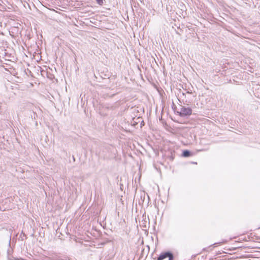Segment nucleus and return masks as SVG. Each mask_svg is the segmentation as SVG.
<instances>
[{"label":"nucleus","instance_id":"f257e3e1","mask_svg":"<svg viewBox=\"0 0 260 260\" xmlns=\"http://www.w3.org/2000/svg\"><path fill=\"white\" fill-rule=\"evenodd\" d=\"M166 258H168V260H174L173 253L169 251L161 252L157 257V260H163Z\"/></svg>","mask_w":260,"mask_h":260},{"label":"nucleus","instance_id":"f03ea898","mask_svg":"<svg viewBox=\"0 0 260 260\" xmlns=\"http://www.w3.org/2000/svg\"><path fill=\"white\" fill-rule=\"evenodd\" d=\"M191 110L189 108L183 107L180 109V114L181 116H187L191 114Z\"/></svg>","mask_w":260,"mask_h":260},{"label":"nucleus","instance_id":"7ed1b4c3","mask_svg":"<svg viewBox=\"0 0 260 260\" xmlns=\"http://www.w3.org/2000/svg\"><path fill=\"white\" fill-rule=\"evenodd\" d=\"M190 155V152L188 150H185L183 152L182 155L184 157H188V156H189Z\"/></svg>","mask_w":260,"mask_h":260},{"label":"nucleus","instance_id":"20e7f679","mask_svg":"<svg viewBox=\"0 0 260 260\" xmlns=\"http://www.w3.org/2000/svg\"><path fill=\"white\" fill-rule=\"evenodd\" d=\"M42 260H52V258L48 257H44Z\"/></svg>","mask_w":260,"mask_h":260},{"label":"nucleus","instance_id":"39448f33","mask_svg":"<svg viewBox=\"0 0 260 260\" xmlns=\"http://www.w3.org/2000/svg\"><path fill=\"white\" fill-rule=\"evenodd\" d=\"M96 1L100 4H101L103 2L102 0H96Z\"/></svg>","mask_w":260,"mask_h":260},{"label":"nucleus","instance_id":"423d86ee","mask_svg":"<svg viewBox=\"0 0 260 260\" xmlns=\"http://www.w3.org/2000/svg\"><path fill=\"white\" fill-rule=\"evenodd\" d=\"M218 243H215L214 244H213V245L215 246H216V245Z\"/></svg>","mask_w":260,"mask_h":260}]
</instances>
